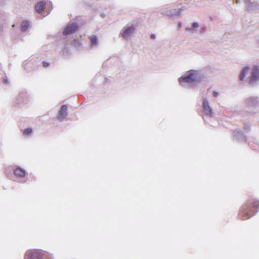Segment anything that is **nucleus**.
I'll return each instance as SVG.
<instances>
[{
	"mask_svg": "<svg viewBox=\"0 0 259 259\" xmlns=\"http://www.w3.org/2000/svg\"><path fill=\"white\" fill-rule=\"evenodd\" d=\"M258 210L259 200L251 197L240 208L238 215L240 219L245 220L255 215Z\"/></svg>",
	"mask_w": 259,
	"mask_h": 259,
	"instance_id": "nucleus-1",
	"label": "nucleus"
},
{
	"mask_svg": "<svg viewBox=\"0 0 259 259\" xmlns=\"http://www.w3.org/2000/svg\"><path fill=\"white\" fill-rule=\"evenodd\" d=\"M204 75L199 71L190 70L180 77L178 80L180 84L183 86L185 83L193 84L199 83L204 81Z\"/></svg>",
	"mask_w": 259,
	"mask_h": 259,
	"instance_id": "nucleus-2",
	"label": "nucleus"
},
{
	"mask_svg": "<svg viewBox=\"0 0 259 259\" xmlns=\"http://www.w3.org/2000/svg\"><path fill=\"white\" fill-rule=\"evenodd\" d=\"M24 259H53L51 254L40 249L27 250Z\"/></svg>",
	"mask_w": 259,
	"mask_h": 259,
	"instance_id": "nucleus-3",
	"label": "nucleus"
},
{
	"mask_svg": "<svg viewBox=\"0 0 259 259\" xmlns=\"http://www.w3.org/2000/svg\"><path fill=\"white\" fill-rule=\"evenodd\" d=\"M245 106V112L248 115H253L256 113L255 109L259 104V98L258 97L250 96L246 98L244 101Z\"/></svg>",
	"mask_w": 259,
	"mask_h": 259,
	"instance_id": "nucleus-4",
	"label": "nucleus"
},
{
	"mask_svg": "<svg viewBox=\"0 0 259 259\" xmlns=\"http://www.w3.org/2000/svg\"><path fill=\"white\" fill-rule=\"evenodd\" d=\"M248 79L249 83L251 87H254L257 85V82L259 81V66L256 65L253 66Z\"/></svg>",
	"mask_w": 259,
	"mask_h": 259,
	"instance_id": "nucleus-5",
	"label": "nucleus"
},
{
	"mask_svg": "<svg viewBox=\"0 0 259 259\" xmlns=\"http://www.w3.org/2000/svg\"><path fill=\"white\" fill-rule=\"evenodd\" d=\"M79 28L78 24L76 22L68 24L63 31L64 35L73 34L76 32Z\"/></svg>",
	"mask_w": 259,
	"mask_h": 259,
	"instance_id": "nucleus-6",
	"label": "nucleus"
},
{
	"mask_svg": "<svg viewBox=\"0 0 259 259\" xmlns=\"http://www.w3.org/2000/svg\"><path fill=\"white\" fill-rule=\"evenodd\" d=\"M233 135L238 142H243L247 141V136L239 128L233 131Z\"/></svg>",
	"mask_w": 259,
	"mask_h": 259,
	"instance_id": "nucleus-7",
	"label": "nucleus"
},
{
	"mask_svg": "<svg viewBox=\"0 0 259 259\" xmlns=\"http://www.w3.org/2000/svg\"><path fill=\"white\" fill-rule=\"evenodd\" d=\"M244 3L247 6L248 11L256 13L259 12V4L256 2H251L249 0L244 1Z\"/></svg>",
	"mask_w": 259,
	"mask_h": 259,
	"instance_id": "nucleus-8",
	"label": "nucleus"
},
{
	"mask_svg": "<svg viewBox=\"0 0 259 259\" xmlns=\"http://www.w3.org/2000/svg\"><path fill=\"white\" fill-rule=\"evenodd\" d=\"M202 107L206 115L210 117H213L212 109L209 105L208 101L205 98H203L202 99Z\"/></svg>",
	"mask_w": 259,
	"mask_h": 259,
	"instance_id": "nucleus-9",
	"label": "nucleus"
},
{
	"mask_svg": "<svg viewBox=\"0 0 259 259\" xmlns=\"http://www.w3.org/2000/svg\"><path fill=\"white\" fill-rule=\"evenodd\" d=\"M17 104L20 105L27 104L29 102V98L25 92H21L19 94L17 97Z\"/></svg>",
	"mask_w": 259,
	"mask_h": 259,
	"instance_id": "nucleus-10",
	"label": "nucleus"
},
{
	"mask_svg": "<svg viewBox=\"0 0 259 259\" xmlns=\"http://www.w3.org/2000/svg\"><path fill=\"white\" fill-rule=\"evenodd\" d=\"M135 30V28L133 25L123 28L122 30V36L124 38H127L131 34L133 33Z\"/></svg>",
	"mask_w": 259,
	"mask_h": 259,
	"instance_id": "nucleus-11",
	"label": "nucleus"
},
{
	"mask_svg": "<svg viewBox=\"0 0 259 259\" xmlns=\"http://www.w3.org/2000/svg\"><path fill=\"white\" fill-rule=\"evenodd\" d=\"M61 56H63L65 59L69 58L71 56V51L70 47L67 45L65 44L60 52Z\"/></svg>",
	"mask_w": 259,
	"mask_h": 259,
	"instance_id": "nucleus-12",
	"label": "nucleus"
},
{
	"mask_svg": "<svg viewBox=\"0 0 259 259\" xmlns=\"http://www.w3.org/2000/svg\"><path fill=\"white\" fill-rule=\"evenodd\" d=\"M14 174L16 177L22 178L25 177L26 171L21 167L17 166L16 168L14 169Z\"/></svg>",
	"mask_w": 259,
	"mask_h": 259,
	"instance_id": "nucleus-13",
	"label": "nucleus"
},
{
	"mask_svg": "<svg viewBox=\"0 0 259 259\" xmlns=\"http://www.w3.org/2000/svg\"><path fill=\"white\" fill-rule=\"evenodd\" d=\"M67 106L66 105H64L61 107L58 115V118L60 121H61L62 119L67 116Z\"/></svg>",
	"mask_w": 259,
	"mask_h": 259,
	"instance_id": "nucleus-14",
	"label": "nucleus"
},
{
	"mask_svg": "<svg viewBox=\"0 0 259 259\" xmlns=\"http://www.w3.org/2000/svg\"><path fill=\"white\" fill-rule=\"evenodd\" d=\"M185 10L184 7H182L180 9H170L168 11L167 15L174 17V16H180L181 14V12Z\"/></svg>",
	"mask_w": 259,
	"mask_h": 259,
	"instance_id": "nucleus-15",
	"label": "nucleus"
},
{
	"mask_svg": "<svg viewBox=\"0 0 259 259\" xmlns=\"http://www.w3.org/2000/svg\"><path fill=\"white\" fill-rule=\"evenodd\" d=\"M46 3L45 1H39L35 5V10L37 12L41 13L44 11Z\"/></svg>",
	"mask_w": 259,
	"mask_h": 259,
	"instance_id": "nucleus-16",
	"label": "nucleus"
},
{
	"mask_svg": "<svg viewBox=\"0 0 259 259\" xmlns=\"http://www.w3.org/2000/svg\"><path fill=\"white\" fill-rule=\"evenodd\" d=\"M249 69L250 67L249 66H246L242 68L239 74V79L240 80L243 81L246 75L248 73Z\"/></svg>",
	"mask_w": 259,
	"mask_h": 259,
	"instance_id": "nucleus-17",
	"label": "nucleus"
},
{
	"mask_svg": "<svg viewBox=\"0 0 259 259\" xmlns=\"http://www.w3.org/2000/svg\"><path fill=\"white\" fill-rule=\"evenodd\" d=\"M199 24L197 22H194L191 24V27H187L186 31L188 32H191L192 33L197 32V29L199 27Z\"/></svg>",
	"mask_w": 259,
	"mask_h": 259,
	"instance_id": "nucleus-18",
	"label": "nucleus"
},
{
	"mask_svg": "<svg viewBox=\"0 0 259 259\" xmlns=\"http://www.w3.org/2000/svg\"><path fill=\"white\" fill-rule=\"evenodd\" d=\"M89 39L90 40L91 46L92 48L97 47L98 45V39L96 35H92L91 36H89Z\"/></svg>",
	"mask_w": 259,
	"mask_h": 259,
	"instance_id": "nucleus-19",
	"label": "nucleus"
},
{
	"mask_svg": "<svg viewBox=\"0 0 259 259\" xmlns=\"http://www.w3.org/2000/svg\"><path fill=\"white\" fill-rule=\"evenodd\" d=\"M29 27V22L27 20L23 21L21 24L20 30L22 32H25Z\"/></svg>",
	"mask_w": 259,
	"mask_h": 259,
	"instance_id": "nucleus-20",
	"label": "nucleus"
},
{
	"mask_svg": "<svg viewBox=\"0 0 259 259\" xmlns=\"http://www.w3.org/2000/svg\"><path fill=\"white\" fill-rule=\"evenodd\" d=\"M23 133L26 136H31L33 134V129L31 127H28L24 130Z\"/></svg>",
	"mask_w": 259,
	"mask_h": 259,
	"instance_id": "nucleus-21",
	"label": "nucleus"
},
{
	"mask_svg": "<svg viewBox=\"0 0 259 259\" xmlns=\"http://www.w3.org/2000/svg\"><path fill=\"white\" fill-rule=\"evenodd\" d=\"M243 129L245 131L246 133H248L251 132V125L247 122L244 123Z\"/></svg>",
	"mask_w": 259,
	"mask_h": 259,
	"instance_id": "nucleus-22",
	"label": "nucleus"
},
{
	"mask_svg": "<svg viewBox=\"0 0 259 259\" xmlns=\"http://www.w3.org/2000/svg\"><path fill=\"white\" fill-rule=\"evenodd\" d=\"M42 64L43 66L45 68H48L50 66V63L46 61H43L42 62Z\"/></svg>",
	"mask_w": 259,
	"mask_h": 259,
	"instance_id": "nucleus-23",
	"label": "nucleus"
},
{
	"mask_svg": "<svg viewBox=\"0 0 259 259\" xmlns=\"http://www.w3.org/2000/svg\"><path fill=\"white\" fill-rule=\"evenodd\" d=\"M3 82L4 84H8L9 83V81L8 80V79L7 78V76H5L3 79Z\"/></svg>",
	"mask_w": 259,
	"mask_h": 259,
	"instance_id": "nucleus-24",
	"label": "nucleus"
},
{
	"mask_svg": "<svg viewBox=\"0 0 259 259\" xmlns=\"http://www.w3.org/2000/svg\"><path fill=\"white\" fill-rule=\"evenodd\" d=\"M206 31V27H202L200 29V33L201 34L204 33Z\"/></svg>",
	"mask_w": 259,
	"mask_h": 259,
	"instance_id": "nucleus-25",
	"label": "nucleus"
},
{
	"mask_svg": "<svg viewBox=\"0 0 259 259\" xmlns=\"http://www.w3.org/2000/svg\"><path fill=\"white\" fill-rule=\"evenodd\" d=\"M212 95L214 97H217L219 95V94L217 91H213Z\"/></svg>",
	"mask_w": 259,
	"mask_h": 259,
	"instance_id": "nucleus-26",
	"label": "nucleus"
},
{
	"mask_svg": "<svg viewBox=\"0 0 259 259\" xmlns=\"http://www.w3.org/2000/svg\"><path fill=\"white\" fill-rule=\"evenodd\" d=\"M156 35L155 34H153V33L151 34L150 38L151 39H156Z\"/></svg>",
	"mask_w": 259,
	"mask_h": 259,
	"instance_id": "nucleus-27",
	"label": "nucleus"
},
{
	"mask_svg": "<svg viewBox=\"0 0 259 259\" xmlns=\"http://www.w3.org/2000/svg\"><path fill=\"white\" fill-rule=\"evenodd\" d=\"M4 26L3 24L0 23V32L3 30Z\"/></svg>",
	"mask_w": 259,
	"mask_h": 259,
	"instance_id": "nucleus-28",
	"label": "nucleus"
},
{
	"mask_svg": "<svg viewBox=\"0 0 259 259\" xmlns=\"http://www.w3.org/2000/svg\"><path fill=\"white\" fill-rule=\"evenodd\" d=\"M182 27V23L181 22H179L178 26V29L181 28Z\"/></svg>",
	"mask_w": 259,
	"mask_h": 259,
	"instance_id": "nucleus-29",
	"label": "nucleus"
},
{
	"mask_svg": "<svg viewBox=\"0 0 259 259\" xmlns=\"http://www.w3.org/2000/svg\"><path fill=\"white\" fill-rule=\"evenodd\" d=\"M5 0H0V5L4 4Z\"/></svg>",
	"mask_w": 259,
	"mask_h": 259,
	"instance_id": "nucleus-30",
	"label": "nucleus"
},
{
	"mask_svg": "<svg viewBox=\"0 0 259 259\" xmlns=\"http://www.w3.org/2000/svg\"><path fill=\"white\" fill-rule=\"evenodd\" d=\"M101 16L103 18H104V17H105V15L104 14H101Z\"/></svg>",
	"mask_w": 259,
	"mask_h": 259,
	"instance_id": "nucleus-31",
	"label": "nucleus"
},
{
	"mask_svg": "<svg viewBox=\"0 0 259 259\" xmlns=\"http://www.w3.org/2000/svg\"><path fill=\"white\" fill-rule=\"evenodd\" d=\"M257 43L259 44V39L257 40Z\"/></svg>",
	"mask_w": 259,
	"mask_h": 259,
	"instance_id": "nucleus-32",
	"label": "nucleus"
},
{
	"mask_svg": "<svg viewBox=\"0 0 259 259\" xmlns=\"http://www.w3.org/2000/svg\"><path fill=\"white\" fill-rule=\"evenodd\" d=\"M13 27H15V24H13Z\"/></svg>",
	"mask_w": 259,
	"mask_h": 259,
	"instance_id": "nucleus-33",
	"label": "nucleus"
},
{
	"mask_svg": "<svg viewBox=\"0 0 259 259\" xmlns=\"http://www.w3.org/2000/svg\"><path fill=\"white\" fill-rule=\"evenodd\" d=\"M239 2V0H237V3H238Z\"/></svg>",
	"mask_w": 259,
	"mask_h": 259,
	"instance_id": "nucleus-34",
	"label": "nucleus"
}]
</instances>
